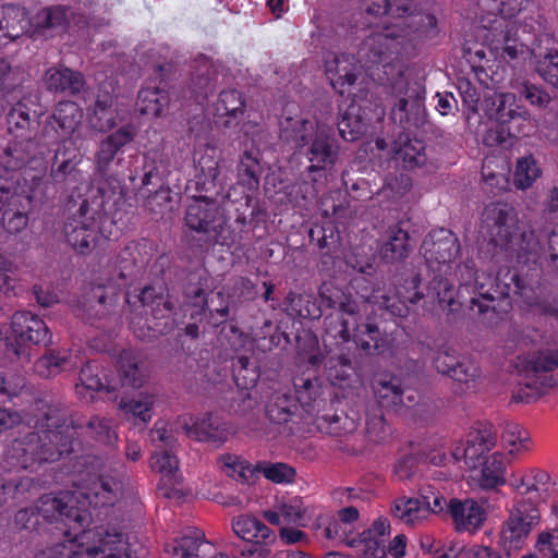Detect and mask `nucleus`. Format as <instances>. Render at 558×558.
<instances>
[{"label":"nucleus","instance_id":"nucleus-1","mask_svg":"<svg viewBox=\"0 0 558 558\" xmlns=\"http://www.w3.org/2000/svg\"><path fill=\"white\" fill-rule=\"evenodd\" d=\"M458 272V299L460 300L464 291L473 294L470 299V311L483 326L493 327L502 319L507 310H501L498 301L511 294L524 298L529 306L537 308L542 314L558 318V288L538 287L539 293L549 294L531 298L527 292L533 291V288L517 270L500 268L496 276L478 272L472 259L460 264Z\"/></svg>","mask_w":558,"mask_h":558},{"label":"nucleus","instance_id":"nucleus-2","mask_svg":"<svg viewBox=\"0 0 558 558\" xmlns=\"http://www.w3.org/2000/svg\"><path fill=\"white\" fill-rule=\"evenodd\" d=\"M122 202V189L117 180L102 181L88 191L78 207L68 208L69 215L63 223L66 243L80 255H88L100 238L112 236L114 220L112 208Z\"/></svg>","mask_w":558,"mask_h":558},{"label":"nucleus","instance_id":"nucleus-3","mask_svg":"<svg viewBox=\"0 0 558 558\" xmlns=\"http://www.w3.org/2000/svg\"><path fill=\"white\" fill-rule=\"evenodd\" d=\"M36 432L26 434L21 439H15L12 450L24 468L34 462L56 461L64 452H69L73 435L69 434L66 425L68 409L61 404H49L41 400L35 402Z\"/></svg>","mask_w":558,"mask_h":558},{"label":"nucleus","instance_id":"nucleus-4","mask_svg":"<svg viewBox=\"0 0 558 558\" xmlns=\"http://www.w3.org/2000/svg\"><path fill=\"white\" fill-rule=\"evenodd\" d=\"M155 251L156 244L146 238L129 242L118 254L112 276L104 283H94L83 295L80 302L83 318L93 325L96 319L106 316L117 305L129 280L146 268Z\"/></svg>","mask_w":558,"mask_h":558},{"label":"nucleus","instance_id":"nucleus-5","mask_svg":"<svg viewBox=\"0 0 558 558\" xmlns=\"http://www.w3.org/2000/svg\"><path fill=\"white\" fill-rule=\"evenodd\" d=\"M280 138L308 162L306 170L314 182L326 180L340 159V145L332 132L302 117H283Z\"/></svg>","mask_w":558,"mask_h":558},{"label":"nucleus","instance_id":"nucleus-6","mask_svg":"<svg viewBox=\"0 0 558 558\" xmlns=\"http://www.w3.org/2000/svg\"><path fill=\"white\" fill-rule=\"evenodd\" d=\"M460 250L457 234L446 228L429 231L421 245L422 255L434 274L428 290L437 299L440 308L446 312L448 323H456L461 317L462 302L448 278L451 274V263Z\"/></svg>","mask_w":558,"mask_h":558},{"label":"nucleus","instance_id":"nucleus-7","mask_svg":"<svg viewBox=\"0 0 558 558\" xmlns=\"http://www.w3.org/2000/svg\"><path fill=\"white\" fill-rule=\"evenodd\" d=\"M504 367L519 377L510 402L534 403L555 386L549 373L558 368V351H509Z\"/></svg>","mask_w":558,"mask_h":558},{"label":"nucleus","instance_id":"nucleus-8","mask_svg":"<svg viewBox=\"0 0 558 558\" xmlns=\"http://www.w3.org/2000/svg\"><path fill=\"white\" fill-rule=\"evenodd\" d=\"M420 275H411L403 280V284L396 286L392 294L375 286L372 274L361 271L351 278L348 287L349 293L355 300L372 306L371 314L384 322L404 318L408 316L410 304L417 303L424 294L420 290Z\"/></svg>","mask_w":558,"mask_h":558},{"label":"nucleus","instance_id":"nucleus-9","mask_svg":"<svg viewBox=\"0 0 558 558\" xmlns=\"http://www.w3.org/2000/svg\"><path fill=\"white\" fill-rule=\"evenodd\" d=\"M229 221L219 198L192 196L187 198L184 210V226L191 232L186 243L190 250L201 255L207 254L216 244L231 247L235 235H225V227Z\"/></svg>","mask_w":558,"mask_h":558},{"label":"nucleus","instance_id":"nucleus-10","mask_svg":"<svg viewBox=\"0 0 558 558\" xmlns=\"http://www.w3.org/2000/svg\"><path fill=\"white\" fill-rule=\"evenodd\" d=\"M38 125V114L29 108L28 99L22 98L11 107L7 114V128L15 140L0 156V166L5 170L26 171L41 165L43 156L35 142Z\"/></svg>","mask_w":558,"mask_h":558},{"label":"nucleus","instance_id":"nucleus-11","mask_svg":"<svg viewBox=\"0 0 558 558\" xmlns=\"http://www.w3.org/2000/svg\"><path fill=\"white\" fill-rule=\"evenodd\" d=\"M488 118L495 121L486 136L487 145H504L509 140L529 136L534 123L529 110L519 105L513 93H496L484 99Z\"/></svg>","mask_w":558,"mask_h":558},{"label":"nucleus","instance_id":"nucleus-12","mask_svg":"<svg viewBox=\"0 0 558 558\" xmlns=\"http://www.w3.org/2000/svg\"><path fill=\"white\" fill-rule=\"evenodd\" d=\"M211 277L203 268L191 272L183 287L185 312L194 319V323L187 324L184 328V335L191 339H196L199 335L197 322H202L207 316H218L226 319L229 315V306L221 292L214 293L210 290Z\"/></svg>","mask_w":558,"mask_h":558},{"label":"nucleus","instance_id":"nucleus-13","mask_svg":"<svg viewBox=\"0 0 558 558\" xmlns=\"http://www.w3.org/2000/svg\"><path fill=\"white\" fill-rule=\"evenodd\" d=\"M344 314H330L325 319L324 347L342 345L351 340L356 349H391L390 339L386 328L381 329L378 323L355 322L354 316L344 318Z\"/></svg>","mask_w":558,"mask_h":558},{"label":"nucleus","instance_id":"nucleus-14","mask_svg":"<svg viewBox=\"0 0 558 558\" xmlns=\"http://www.w3.org/2000/svg\"><path fill=\"white\" fill-rule=\"evenodd\" d=\"M36 511L45 520L62 524L65 537H73L90 520V513L77 507L74 493H62L59 496L45 494L39 498Z\"/></svg>","mask_w":558,"mask_h":558},{"label":"nucleus","instance_id":"nucleus-15","mask_svg":"<svg viewBox=\"0 0 558 558\" xmlns=\"http://www.w3.org/2000/svg\"><path fill=\"white\" fill-rule=\"evenodd\" d=\"M526 0H478L477 7L481 10L480 22L489 31L501 28L504 46L501 57L514 60L518 57L517 40L511 38V31L506 20L514 17L520 13Z\"/></svg>","mask_w":558,"mask_h":558},{"label":"nucleus","instance_id":"nucleus-16","mask_svg":"<svg viewBox=\"0 0 558 558\" xmlns=\"http://www.w3.org/2000/svg\"><path fill=\"white\" fill-rule=\"evenodd\" d=\"M436 371L450 377L461 392L474 390L481 381L482 369L468 353L461 351H434Z\"/></svg>","mask_w":558,"mask_h":558},{"label":"nucleus","instance_id":"nucleus-17","mask_svg":"<svg viewBox=\"0 0 558 558\" xmlns=\"http://www.w3.org/2000/svg\"><path fill=\"white\" fill-rule=\"evenodd\" d=\"M384 23L381 32L371 33L361 44L359 54L368 68L389 65L401 53L402 36L398 33L399 24Z\"/></svg>","mask_w":558,"mask_h":558},{"label":"nucleus","instance_id":"nucleus-18","mask_svg":"<svg viewBox=\"0 0 558 558\" xmlns=\"http://www.w3.org/2000/svg\"><path fill=\"white\" fill-rule=\"evenodd\" d=\"M482 228L493 245L508 248L518 234L517 215L506 203H492L484 208Z\"/></svg>","mask_w":558,"mask_h":558},{"label":"nucleus","instance_id":"nucleus-19","mask_svg":"<svg viewBox=\"0 0 558 558\" xmlns=\"http://www.w3.org/2000/svg\"><path fill=\"white\" fill-rule=\"evenodd\" d=\"M234 533L250 545L242 550L243 556L267 558L269 546L275 543L274 531L252 514H241L233 519Z\"/></svg>","mask_w":558,"mask_h":558},{"label":"nucleus","instance_id":"nucleus-20","mask_svg":"<svg viewBox=\"0 0 558 558\" xmlns=\"http://www.w3.org/2000/svg\"><path fill=\"white\" fill-rule=\"evenodd\" d=\"M537 505L526 504L525 498L517 499L509 518L504 524L501 538L509 549L520 548L531 531L539 523Z\"/></svg>","mask_w":558,"mask_h":558},{"label":"nucleus","instance_id":"nucleus-21","mask_svg":"<svg viewBox=\"0 0 558 558\" xmlns=\"http://www.w3.org/2000/svg\"><path fill=\"white\" fill-rule=\"evenodd\" d=\"M70 23L71 17L68 7L61 4L47 5L28 16V35L34 40H47L65 33Z\"/></svg>","mask_w":558,"mask_h":558},{"label":"nucleus","instance_id":"nucleus-22","mask_svg":"<svg viewBox=\"0 0 558 558\" xmlns=\"http://www.w3.org/2000/svg\"><path fill=\"white\" fill-rule=\"evenodd\" d=\"M136 135L135 128L131 124L122 125L114 132L107 135L98 146V149L95 154V169L96 172L100 174L101 179L97 181L95 187L102 181H113L117 180L122 189V197L124 196L123 186L121 181L116 177H108L110 167L118 156L119 151L133 142Z\"/></svg>","mask_w":558,"mask_h":558},{"label":"nucleus","instance_id":"nucleus-23","mask_svg":"<svg viewBox=\"0 0 558 558\" xmlns=\"http://www.w3.org/2000/svg\"><path fill=\"white\" fill-rule=\"evenodd\" d=\"M496 444V433L490 427L473 429L468 433L464 441L454 446L452 457L456 461L463 460L470 469H476L482 465L484 454L489 452Z\"/></svg>","mask_w":558,"mask_h":558},{"label":"nucleus","instance_id":"nucleus-24","mask_svg":"<svg viewBox=\"0 0 558 558\" xmlns=\"http://www.w3.org/2000/svg\"><path fill=\"white\" fill-rule=\"evenodd\" d=\"M83 112L76 102L71 100L59 101L44 132L49 143H61L71 138L81 124Z\"/></svg>","mask_w":558,"mask_h":558},{"label":"nucleus","instance_id":"nucleus-25","mask_svg":"<svg viewBox=\"0 0 558 558\" xmlns=\"http://www.w3.org/2000/svg\"><path fill=\"white\" fill-rule=\"evenodd\" d=\"M219 166L213 157L202 156L195 166V175L189 180L185 186L186 198L201 195L209 198H218L221 186L217 182Z\"/></svg>","mask_w":558,"mask_h":558},{"label":"nucleus","instance_id":"nucleus-26","mask_svg":"<svg viewBox=\"0 0 558 558\" xmlns=\"http://www.w3.org/2000/svg\"><path fill=\"white\" fill-rule=\"evenodd\" d=\"M118 387L142 388L149 378V363L137 351H121L117 362Z\"/></svg>","mask_w":558,"mask_h":558},{"label":"nucleus","instance_id":"nucleus-27","mask_svg":"<svg viewBox=\"0 0 558 558\" xmlns=\"http://www.w3.org/2000/svg\"><path fill=\"white\" fill-rule=\"evenodd\" d=\"M313 514L310 506H306L301 497H291L279 500L274 510L264 511V518L272 525H295L305 527Z\"/></svg>","mask_w":558,"mask_h":558},{"label":"nucleus","instance_id":"nucleus-28","mask_svg":"<svg viewBox=\"0 0 558 558\" xmlns=\"http://www.w3.org/2000/svg\"><path fill=\"white\" fill-rule=\"evenodd\" d=\"M11 328L20 345H47L51 341V333L45 322L29 313H15Z\"/></svg>","mask_w":558,"mask_h":558},{"label":"nucleus","instance_id":"nucleus-29","mask_svg":"<svg viewBox=\"0 0 558 558\" xmlns=\"http://www.w3.org/2000/svg\"><path fill=\"white\" fill-rule=\"evenodd\" d=\"M81 162L82 156L75 149H58L50 169L52 182L65 189H74L84 179L78 168Z\"/></svg>","mask_w":558,"mask_h":558},{"label":"nucleus","instance_id":"nucleus-30","mask_svg":"<svg viewBox=\"0 0 558 558\" xmlns=\"http://www.w3.org/2000/svg\"><path fill=\"white\" fill-rule=\"evenodd\" d=\"M191 98L201 102L214 93L217 84V69L213 60L204 54L197 56L190 65Z\"/></svg>","mask_w":558,"mask_h":558},{"label":"nucleus","instance_id":"nucleus-31","mask_svg":"<svg viewBox=\"0 0 558 558\" xmlns=\"http://www.w3.org/2000/svg\"><path fill=\"white\" fill-rule=\"evenodd\" d=\"M165 168L161 155L156 151H149L142 157L141 172L135 170V173H133V171H131L129 179L132 185L135 186L136 178L141 177L142 187H148L149 185L158 187L154 194L155 198L161 197L170 201V190L162 187Z\"/></svg>","mask_w":558,"mask_h":558},{"label":"nucleus","instance_id":"nucleus-32","mask_svg":"<svg viewBox=\"0 0 558 558\" xmlns=\"http://www.w3.org/2000/svg\"><path fill=\"white\" fill-rule=\"evenodd\" d=\"M28 33V12L26 8L4 3L0 5V47H4Z\"/></svg>","mask_w":558,"mask_h":558},{"label":"nucleus","instance_id":"nucleus-33","mask_svg":"<svg viewBox=\"0 0 558 558\" xmlns=\"http://www.w3.org/2000/svg\"><path fill=\"white\" fill-rule=\"evenodd\" d=\"M123 490L121 478L99 475L87 485L84 495L96 507H111L122 498Z\"/></svg>","mask_w":558,"mask_h":558},{"label":"nucleus","instance_id":"nucleus-34","mask_svg":"<svg viewBox=\"0 0 558 558\" xmlns=\"http://www.w3.org/2000/svg\"><path fill=\"white\" fill-rule=\"evenodd\" d=\"M66 425L69 434L73 437L76 435H85L104 445H113L118 438L110 420L99 416H93L88 422L84 423L74 420L68 411Z\"/></svg>","mask_w":558,"mask_h":558},{"label":"nucleus","instance_id":"nucleus-35","mask_svg":"<svg viewBox=\"0 0 558 558\" xmlns=\"http://www.w3.org/2000/svg\"><path fill=\"white\" fill-rule=\"evenodd\" d=\"M373 391L381 410L389 409L393 412H402L405 390L398 377L391 375H379L373 380Z\"/></svg>","mask_w":558,"mask_h":558},{"label":"nucleus","instance_id":"nucleus-36","mask_svg":"<svg viewBox=\"0 0 558 558\" xmlns=\"http://www.w3.org/2000/svg\"><path fill=\"white\" fill-rule=\"evenodd\" d=\"M214 114L217 118H225V128L236 126L245 114V99L238 89H225L219 93L214 105Z\"/></svg>","mask_w":558,"mask_h":558},{"label":"nucleus","instance_id":"nucleus-37","mask_svg":"<svg viewBox=\"0 0 558 558\" xmlns=\"http://www.w3.org/2000/svg\"><path fill=\"white\" fill-rule=\"evenodd\" d=\"M318 303L322 308H330L337 311L336 314H345L349 317L355 316L359 311V301L343 289L335 286L332 282L325 281L320 284Z\"/></svg>","mask_w":558,"mask_h":558},{"label":"nucleus","instance_id":"nucleus-38","mask_svg":"<svg viewBox=\"0 0 558 558\" xmlns=\"http://www.w3.org/2000/svg\"><path fill=\"white\" fill-rule=\"evenodd\" d=\"M328 353L329 351H318L317 354L308 356L307 363L314 368H318L324 363V368L330 383L332 385H341L353 373L352 362L344 354L328 356Z\"/></svg>","mask_w":558,"mask_h":558},{"label":"nucleus","instance_id":"nucleus-39","mask_svg":"<svg viewBox=\"0 0 558 558\" xmlns=\"http://www.w3.org/2000/svg\"><path fill=\"white\" fill-rule=\"evenodd\" d=\"M182 428L191 438L217 445L227 441L231 434L230 428L223 422L211 415L198 420L193 426L184 424Z\"/></svg>","mask_w":558,"mask_h":558},{"label":"nucleus","instance_id":"nucleus-40","mask_svg":"<svg viewBox=\"0 0 558 558\" xmlns=\"http://www.w3.org/2000/svg\"><path fill=\"white\" fill-rule=\"evenodd\" d=\"M404 225V221H399L387 232V240L379 250L381 259L386 263L403 260L411 251L410 234Z\"/></svg>","mask_w":558,"mask_h":558},{"label":"nucleus","instance_id":"nucleus-41","mask_svg":"<svg viewBox=\"0 0 558 558\" xmlns=\"http://www.w3.org/2000/svg\"><path fill=\"white\" fill-rule=\"evenodd\" d=\"M45 84L49 92L76 95L84 87L83 75L70 68H50L45 73Z\"/></svg>","mask_w":558,"mask_h":558},{"label":"nucleus","instance_id":"nucleus-42","mask_svg":"<svg viewBox=\"0 0 558 558\" xmlns=\"http://www.w3.org/2000/svg\"><path fill=\"white\" fill-rule=\"evenodd\" d=\"M368 121L362 107L352 99L347 109L339 113V134L344 141L354 142L366 132Z\"/></svg>","mask_w":558,"mask_h":558},{"label":"nucleus","instance_id":"nucleus-43","mask_svg":"<svg viewBox=\"0 0 558 558\" xmlns=\"http://www.w3.org/2000/svg\"><path fill=\"white\" fill-rule=\"evenodd\" d=\"M449 513L458 530H475L484 521L482 507L472 499L459 500L452 498L449 501Z\"/></svg>","mask_w":558,"mask_h":558},{"label":"nucleus","instance_id":"nucleus-44","mask_svg":"<svg viewBox=\"0 0 558 558\" xmlns=\"http://www.w3.org/2000/svg\"><path fill=\"white\" fill-rule=\"evenodd\" d=\"M283 311L293 318L319 319L322 306L314 294L290 291L283 301Z\"/></svg>","mask_w":558,"mask_h":558},{"label":"nucleus","instance_id":"nucleus-45","mask_svg":"<svg viewBox=\"0 0 558 558\" xmlns=\"http://www.w3.org/2000/svg\"><path fill=\"white\" fill-rule=\"evenodd\" d=\"M428 506L422 505L420 498L400 497L392 501L391 514L407 525L416 526L428 519Z\"/></svg>","mask_w":558,"mask_h":558},{"label":"nucleus","instance_id":"nucleus-46","mask_svg":"<svg viewBox=\"0 0 558 558\" xmlns=\"http://www.w3.org/2000/svg\"><path fill=\"white\" fill-rule=\"evenodd\" d=\"M218 462L227 476L242 484H254L258 480L257 464L252 465L244 458L226 453L219 457Z\"/></svg>","mask_w":558,"mask_h":558},{"label":"nucleus","instance_id":"nucleus-47","mask_svg":"<svg viewBox=\"0 0 558 558\" xmlns=\"http://www.w3.org/2000/svg\"><path fill=\"white\" fill-rule=\"evenodd\" d=\"M168 105V93L158 86L143 87L138 92L136 109L143 116L159 117Z\"/></svg>","mask_w":558,"mask_h":558},{"label":"nucleus","instance_id":"nucleus-48","mask_svg":"<svg viewBox=\"0 0 558 558\" xmlns=\"http://www.w3.org/2000/svg\"><path fill=\"white\" fill-rule=\"evenodd\" d=\"M138 301L143 307L142 313L146 316L150 315L155 319L169 316L174 308L172 302L151 286H147L141 291Z\"/></svg>","mask_w":558,"mask_h":558},{"label":"nucleus","instance_id":"nucleus-49","mask_svg":"<svg viewBox=\"0 0 558 558\" xmlns=\"http://www.w3.org/2000/svg\"><path fill=\"white\" fill-rule=\"evenodd\" d=\"M258 151L245 150L238 165V182L248 191L258 190L263 169L257 157Z\"/></svg>","mask_w":558,"mask_h":558},{"label":"nucleus","instance_id":"nucleus-50","mask_svg":"<svg viewBox=\"0 0 558 558\" xmlns=\"http://www.w3.org/2000/svg\"><path fill=\"white\" fill-rule=\"evenodd\" d=\"M156 402V396L149 392H141L137 398L131 400L121 399L118 409L126 417H133L147 424L151 420V410Z\"/></svg>","mask_w":558,"mask_h":558},{"label":"nucleus","instance_id":"nucleus-51","mask_svg":"<svg viewBox=\"0 0 558 558\" xmlns=\"http://www.w3.org/2000/svg\"><path fill=\"white\" fill-rule=\"evenodd\" d=\"M501 444L511 456L527 452L532 448L529 432L514 422L505 423L501 433Z\"/></svg>","mask_w":558,"mask_h":558},{"label":"nucleus","instance_id":"nucleus-52","mask_svg":"<svg viewBox=\"0 0 558 558\" xmlns=\"http://www.w3.org/2000/svg\"><path fill=\"white\" fill-rule=\"evenodd\" d=\"M404 89L391 109V120L403 128L411 121V114H418L423 107L422 98L414 90L409 94V88L404 87Z\"/></svg>","mask_w":558,"mask_h":558},{"label":"nucleus","instance_id":"nucleus-53","mask_svg":"<svg viewBox=\"0 0 558 558\" xmlns=\"http://www.w3.org/2000/svg\"><path fill=\"white\" fill-rule=\"evenodd\" d=\"M339 58H335L332 62H328L326 73L333 89L343 96L356 82L355 66L350 63L340 68Z\"/></svg>","mask_w":558,"mask_h":558},{"label":"nucleus","instance_id":"nucleus-54","mask_svg":"<svg viewBox=\"0 0 558 558\" xmlns=\"http://www.w3.org/2000/svg\"><path fill=\"white\" fill-rule=\"evenodd\" d=\"M483 469L480 477V485L485 489L495 488L506 482V465L504 456L500 452L493 453L485 461L482 460Z\"/></svg>","mask_w":558,"mask_h":558},{"label":"nucleus","instance_id":"nucleus-55","mask_svg":"<svg viewBox=\"0 0 558 558\" xmlns=\"http://www.w3.org/2000/svg\"><path fill=\"white\" fill-rule=\"evenodd\" d=\"M395 158L407 170L420 168L426 162L425 145L420 140H408L395 148Z\"/></svg>","mask_w":558,"mask_h":558},{"label":"nucleus","instance_id":"nucleus-56","mask_svg":"<svg viewBox=\"0 0 558 558\" xmlns=\"http://www.w3.org/2000/svg\"><path fill=\"white\" fill-rule=\"evenodd\" d=\"M150 468L161 474L165 484L174 486L180 483L179 461L169 451L156 452L150 457Z\"/></svg>","mask_w":558,"mask_h":558},{"label":"nucleus","instance_id":"nucleus-57","mask_svg":"<svg viewBox=\"0 0 558 558\" xmlns=\"http://www.w3.org/2000/svg\"><path fill=\"white\" fill-rule=\"evenodd\" d=\"M296 410L295 401L289 395L280 392L274 393L266 405L268 418L277 424L288 423Z\"/></svg>","mask_w":558,"mask_h":558},{"label":"nucleus","instance_id":"nucleus-58","mask_svg":"<svg viewBox=\"0 0 558 558\" xmlns=\"http://www.w3.org/2000/svg\"><path fill=\"white\" fill-rule=\"evenodd\" d=\"M1 168L7 177L0 175V213L9 208V206L19 205V202H26V194L20 193L17 187L14 186V182L19 183L20 181L19 172L21 170H5L2 166Z\"/></svg>","mask_w":558,"mask_h":558},{"label":"nucleus","instance_id":"nucleus-59","mask_svg":"<svg viewBox=\"0 0 558 558\" xmlns=\"http://www.w3.org/2000/svg\"><path fill=\"white\" fill-rule=\"evenodd\" d=\"M293 385L298 402L306 410L314 409L322 396V387L318 380L312 379L311 376H296L293 379Z\"/></svg>","mask_w":558,"mask_h":558},{"label":"nucleus","instance_id":"nucleus-60","mask_svg":"<svg viewBox=\"0 0 558 558\" xmlns=\"http://www.w3.org/2000/svg\"><path fill=\"white\" fill-rule=\"evenodd\" d=\"M542 170L533 155H526L518 159L513 173V182L518 189L526 190L539 178Z\"/></svg>","mask_w":558,"mask_h":558},{"label":"nucleus","instance_id":"nucleus-61","mask_svg":"<svg viewBox=\"0 0 558 558\" xmlns=\"http://www.w3.org/2000/svg\"><path fill=\"white\" fill-rule=\"evenodd\" d=\"M69 362L68 351H44L35 364L34 371L44 378L59 374Z\"/></svg>","mask_w":558,"mask_h":558},{"label":"nucleus","instance_id":"nucleus-62","mask_svg":"<svg viewBox=\"0 0 558 558\" xmlns=\"http://www.w3.org/2000/svg\"><path fill=\"white\" fill-rule=\"evenodd\" d=\"M233 377L241 389L254 387L259 377L257 363L247 356H238L233 362Z\"/></svg>","mask_w":558,"mask_h":558},{"label":"nucleus","instance_id":"nucleus-63","mask_svg":"<svg viewBox=\"0 0 558 558\" xmlns=\"http://www.w3.org/2000/svg\"><path fill=\"white\" fill-rule=\"evenodd\" d=\"M173 549L183 553V555H198L199 558H205L208 550L211 549V545L205 541L201 531L194 530L177 539Z\"/></svg>","mask_w":558,"mask_h":558},{"label":"nucleus","instance_id":"nucleus-64","mask_svg":"<svg viewBox=\"0 0 558 558\" xmlns=\"http://www.w3.org/2000/svg\"><path fill=\"white\" fill-rule=\"evenodd\" d=\"M365 433L372 442L384 441L389 435L384 412L378 405H369L366 410Z\"/></svg>","mask_w":558,"mask_h":558}]
</instances>
